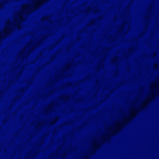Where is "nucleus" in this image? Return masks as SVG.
Masks as SVG:
<instances>
[{"mask_svg": "<svg viewBox=\"0 0 159 159\" xmlns=\"http://www.w3.org/2000/svg\"><path fill=\"white\" fill-rule=\"evenodd\" d=\"M129 120L128 117L126 118L123 121L116 123L111 126L109 129L108 134L103 139V142L109 141L110 136L117 133L121 129L124 124L128 122Z\"/></svg>", "mask_w": 159, "mask_h": 159, "instance_id": "nucleus-1", "label": "nucleus"}, {"mask_svg": "<svg viewBox=\"0 0 159 159\" xmlns=\"http://www.w3.org/2000/svg\"><path fill=\"white\" fill-rule=\"evenodd\" d=\"M137 110L136 108L132 109L131 110V116L130 119H131L135 116L137 114Z\"/></svg>", "mask_w": 159, "mask_h": 159, "instance_id": "nucleus-2", "label": "nucleus"}, {"mask_svg": "<svg viewBox=\"0 0 159 159\" xmlns=\"http://www.w3.org/2000/svg\"><path fill=\"white\" fill-rule=\"evenodd\" d=\"M150 101V99H148L147 101H145L143 103V104L142 105V107L143 108L145 106H146L148 102Z\"/></svg>", "mask_w": 159, "mask_h": 159, "instance_id": "nucleus-3", "label": "nucleus"}, {"mask_svg": "<svg viewBox=\"0 0 159 159\" xmlns=\"http://www.w3.org/2000/svg\"><path fill=\"white\" fill-rule=\"evenodd\" d=\"M100 145H101V140H102V139L101 138V135H100Z\"/></svg>", "mask_w": 159, "mask_h": 159, "instance_id": "nucleus-4", "label": "nucleus"}, {"mask_svg": "<svg viewBox=\"0 0 159 159\" xmlns=\"http://www.w3.org/2000/svg\"><path fill=\"white\" fill-rule=\"evenodd\" d=\"M155 66L156 67H157V66L156 64H155Z\"/></svg>", "mask_w": 159, "mask_h": 159, "instance_id": "nucleus-5", "label": "nucleus"}]
</instances>
